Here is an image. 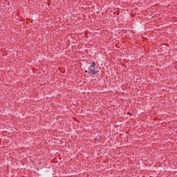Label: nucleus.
Masks as SVG:
<instances>
[{"mask_svg": "<svg viewBox=\"0 0 177 177\" xmlns=\"http://www.w3.org/2000/svg\"><path fill=\"white\" fill-rule=\"evenodd\" d=\"M95 66H96V63H95V62H91V67H92L93 68H95Z\"/></svg>", "mask_w": 177, "mask_h": 177, "instance_id": "2", "label": "nucleus"}, {"mask_svg": "<svg viewBox=\"0 0 177 177\" xmlns=\"http://www.w3.org/2000/svg\"><path fill=\"white\" fill-rule=\"evenodd\" d=\"M85 73H88V71H85Z\"/></svg>", "mask_w": 177, "mask_h": 177, "instance_id": "3", "label": "nucleus"}, {"mask_svg": "<svg viewBox=\"0 0 177 177\" xmlns=\"http://www.w3.org/2000/svg\"><path fill=\"white\" fill-rule=\"evenodd\" d=\"M89 74H91V75H96L97 74V71H95V68H90L88 71Z\"/></svg>", "mask_w": 177, "mask_h": 177, "instance_id": "1", "label": "nucleus"}]
</instances>
